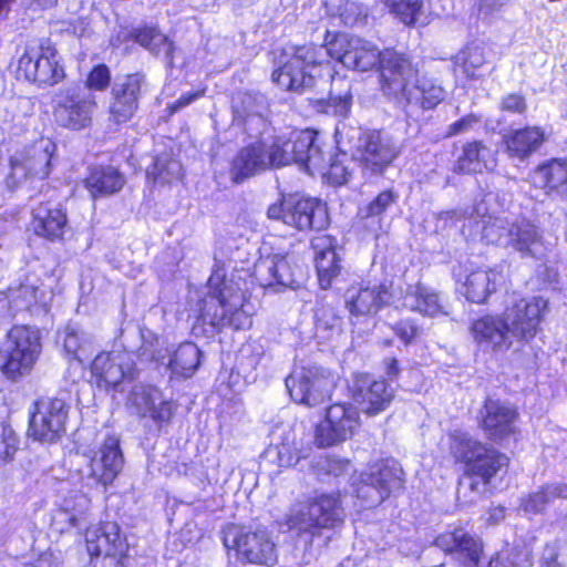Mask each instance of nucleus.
<instances>
[{
  "mask_svg": "<svg viewBox=\"0 0 567 567\" xmlns=\"http://www.w3.org/2000/svg\"><path fill=\"white\" fill-rule=\"evenodd\" d=\"M286 60L276 69L271 79L285 91L302 93L315 85L316 78L327 55L346 68L365 72L381 66L383 52L372 42L348 34H338L323 47L305 44L286 52Z\"/></svg>",
  "mask_w": 567,
  "mask_h": 567,
  "instance_id": "1",
  "label": "nucleus"
},
{
  "mask_svg": "<svg viewBox=\"0 0 567 567\" xmlns=\"http://www.w3.org/2000/svg\"><path fill=\"white\" fill-rule=\"evenodd\" d=\"M547 310L548 301L540 296L512 293L501 315H488L475 320L471 333L482 347L507 351L514 341L529 342L536 337Z\"/></svg>",
  "mask_w": 567,
  "mask_h": 567,
  "instance_id": "2",
  "label": "nucleus"
},
{
  "mask_svg": "<svg viewBox=\"0 0 567 567\" xmlns=\"http://www.w3.org/2000/svg\"><path fill=\"white\" fill-rule=\"evenodd\" d=\"M385 305L430 317L444 312L437 293L420 282L390 288L384 284L361 286L349 289L346 295V308L351 316L374 315Z\"/></svg>",
  "mask_w": 567,
  "mask_h": 567,
  "instance_id": "3",
  "label": "nucleus"
},
{
  "mask_svg": "<svg viewBox=\"0 0 567 567\" xmlns=\"http://www.w3.org/2000/svg\"><path fill=\"white\" fill-rule=\"evenodd\" d=\"M209 296L204 299L198 320L219 331L225 327L245 329L250 319L243 310V293L225 281V275L216 270L208 279Z\"/></svg>",
  "mask_w": 567,
  "mask_h": 567,
  "instance_id": "4",
  "label": "nucleus"
},
{
  "mask_svg": "<svg viewBox=\"0 0 567 567\" xmlns=\"http://www.w3.org/2000/svg\"><path fill=\"white\" fill-rule=\"evenodd\" d=\"M344 509L339 494H321L307 502L293 504L285 516V525L299 535L310 538L322 529L339 527L344 520Z\"/></svg>",
  "mask_w": 567,
  "mask_h": 567,
  "instance_id": "5",
  "label": "nucleus"
},
{
  "mask_svg": "<svg viewBox=\"0 0 567 567\" xmlns=\"http://www.w3.org/2000/svg\"><path fill=\"white\" fill-rule=\"evenodd\" d=\"M450 447L454 457L465 464L466 472L484 482H489L502 468L507 467L509 462L505 454L464 433L452 434Z\"/></svg>",
  "mask_w": 567,
  "mask_h": 567,
  "instance_id": "6",
  "label": "nucleus"
},
{
  "mask_svg": "<svg viewBox=\"0 0 567 567\" xmlns=\"http://www.w3.org/2000/svg\"><path fill=\"white\" fill-rule=\"evenodd\" d=\"M2 373L10 380L29 374L41 353L40 332L27 326H14L3 350Z\"/></svg>",
  "mask_w": 567,
  "mask_h": 567,
  "instance_id": "7",
  "label": "nucleus"
},
{
  "mask_svg": "<svg viewBox=\"0 0 567 567\" xmlns=\"http://www.w3.org/2000/svg\"><path fill=\"white\" fill-rule=\"evenodd\" d=\"M267 215L299 230H320L329 223L327 207L321 200L298 195L284 197L279 204L271 205Z\"/></svg>",
  "mask_w": 567,
  "mask_h": 567,
  "instance_id": "8",
  "label": "nucleus"
},
{
  "mask_svg": "<svg viewBox=\"0 0 567 567\" xmlns=\"http://www.w3.org/2000/svg\"><path fill=\"white\" fill-rule=\"evenodd\" d=\"M334 385L333 374L317 365L296 367L286 378L291 399L307 406L321 404L331 395Z\"/></svg>",
  "mask_w": 567,
  "mask_h": 567,
  "instance_id": "9",
  "label": "nucleus"
},
{
  "mask_svg": "<svg viewBox=\"0 0 567 567\" xmlns=\"http://www.w3.org/2000/svg\"><path fill=\"white\" fill-rule=\"evenodd\" d=\"M401 148L396 140L383 131H364L358 137L353 157L359 162L363 175H381L398 157Z\"/></svg>",
  "mask_w": 567,
  "mask_h": 567,
  "instance_id": "10",
  "label": "nucleus"
},
{
  "mask_svg": "<svg viewBox=\"0 0 567 567\" xmlns=\"http://www.w3.org/2000/svg\"><path fill=\"white\" fill-rule=\"evenodd\" d=\"M224 545L236 549L247 561L257 565L271 566L277 563L276 544L266 529L246 530L236 525H229L224 530Z\"/></svg>",
  "mask_w": 567,
  "mask_h": 567,
  "instance_id": "11",
  "label": "nucleus"
},
{
  "mask_svg": "<svg viewBox=\"0 0 567 567\" xmlns=\"http://www.w3.org/2000/svg\"><path fill=\"white\" fill-rule=\"evenodd\" d=\"M124 458L120 449L118 439L109 436L92 453L89 466L82 472V484L89 488L102 487L103 491L111 485L123 468Z\"/></svg>",
  "mask_w": 567,
  "mask_h": 567,
  "instance_id": "12",
  "label": "nucleus"
},
{
  "mask_svg": "<svg viewBox=\"0 0 567 567\" xmlns=\"http://www.w3.org/2000/svg\"><path fill=\"white\" fill-rule=\"evenodd\" d=\"M417 76V70L404 54L385 50L380 66V83L384 95L403 107Z\"/></svg>",
  "mask_w": 567,
  "mask_h": 567,
  "instance_id": "13",
  "label": "nucleus"
},
{
  "mask_svg": "<svg viewBox=\"0 0 567 567\" xmlns=\"http://www.w3.org/2000/svg\"><path fill=\"white\" fill-rule=\"evenodd\" d=\"M360 424L357 408L337 403L328 408L326 419L315 432V441L319 447H329L351 437Z\"/></svg>",
  "mask_w": 567,
  "mask_h": 567,
  "instance_id": "14",
  "label": "nucleus"
},
{
  "mask_svg": "<svg viewBox=\"0 0 567 567\" xmlns=\"http://www.w3.org/2000/svg\"><path fill=\"white\" fill-rule=\"evenodd\" d=\"M18 73L39 84H55L64 78L58 51L51 45L27 50L19 59Z\"/></svg>",
  "mask_w": 567,
  "mask_h": 567,
  "instance_id": "15",
  "label": "nucleus"
},
{
  "mask_svg": "<svg viewBox=\"0 0 567 567\" xmlns=\"http://www.w3.org/2000/svg\"><path fill=\"white\" fill-rule=\"evenodd\" d=\"M134 363L125 351L101 352L91 364V380L100 389H117L124 381L132 380Z\"/></svg>",
  "mask_w": 567,
  "mask_h": 567,
  "instance_id": "16",
  "label": "nucleus"
},
{
  "mask_svg": "<svg viewBox=\"0 0 567 567\" xmlns=\"http://www.w3.org/2000/svg\"><path fill=\"white\" fill-rule=\"evenodd\" d=\"M65 403L61 399L47 398L34 403L29 432L38 441L54 442L64 431Z\"/></svg>",
  "mask_w": 567,
  "mask_h": 567,
  "instance_id": "17",
  "label": "nucleus"
},
{
  "mask_svg": "<svg viewBox=\"0 0 567 567\" xmlns=\"http://www.w3.org/2000/svg\"><path fill=\"white\" fill-rule=\"evenodd\" d=\"M95 110V95L68 91L55 106L54 116L61 126L79 131L91 125Z\"/></svg>",
  "mask_w": 567,
  "mask_h": 567,
  "instance_id": "18",
  "label": "nucleus"
},
{
  "mask_svg": "<svg viewBox=\"0 0 567 567\" xmlns=\"http://www.w3.org/2000/svg\"><path fill=\"white\" fill-rule=\"evenodd\" d=\"M55 145L49 138H40L11 161L12 176L16 178H45L50 173L51 157Z\"/></svg>",
  "mask_w": 567,
  "mask_h": 567,
  "instance_id": "19",
  "label": "nucleus"
},
{
  "mask_svg": "<svg viewBox=\"0 0 567 567\" xmlns=\"http://www.w3.org/2000/svg\"><path fill=\"white\" fill-rule=\"evenodd\" d=\"M393 399L394 389L385 380L361 377L355 382L353 401L368 416H375L385 411Z\"/></svg>",
  "mask_w": 567,
  "mask_h": 567,
  "instance_id": "20",
  "label": "nucleus"
},
{
  "mask_svg": "<svg viewBox=\"0 0 567 567\" xmlns=\"http://www.w3.org/2000/svg\"><path fill=\"white\" fill-rule=\"evenodd\" d=\"M143 78L140 74L126 75L112 89V102L109 106L110 121L115 124L128 122L138 109Z\"/></svg>",
  "mask_w": 567,
  "mask_h": 567,
  "instance_id": "21",
  "label": "nucleus"
},
{
  "mask_svg": "<svg viewBox=\"0 0 567 567\" xmlns=\"http://www.w3.org/2000/svg\"><path fill=\"white\" fill-rule=\"evenodd\" d=\"M274 157L268 150V140L261 138L243 147L234 157L230 167V178L235 183L251 177L260 172L274 168Z\"/></svg>",
  "mask_w": 567,
  "mask_h": 567,
  "instance_id": "22",
  "label": "nucleus"
},
{
  "mask_svg": "<svg viewBox=\"0 0 567 567\" xmlns=\"http://www.w3.org/2000/svg\"><path fill=\"white\" fill-rule=\"evenodd\" d=\"M297 266L288 255L274 254L258 259L254 277L261 287H289L296 284Z\"/></svg>",
  "mask_w": 567,
  "mask_h": 567,
  "instance_id": "23",
  "label": "nucleus"
},
{
  "mask_svg": "<svg viewBox=\"0 0 567 567\" xmlns=\"http://www.w3.org/2000/svg\"><path fill=\"white\" fill-rule=\"evenodd\" d=\"M128 401L142 417L148 416L156 423L167 422L173 415L172 403L151 385H136Z\"/></svg>",
  "mask_w": 567,
  "mask_h": 567,
  "instance_id": "24",
  "label": "nucleus"
},
{
  "mask_svg": "<svg viewBox=\"0 0 567 567\" xmlns=\"http://www.w3.org/2000/svg\"><path fill=\"white\" fill-rule=\"evenodd\" d=\"M483 417V430L488 439L501 442L515 432L517 412L511 405L496 400H487Z\"/></svg>",
  "mask_w": 567,
  "mask_h": 567,
  "instance_id": "25",
  "label": "nucleus"
},
{
  "mask_svg": "<svg viewBox=\"0 0 567 567\" xmlns=\"http://www.w3.org/2000/svg\"><path fill=\"white\" fill-rule=\"evenodd\" d=\"M85 543L91 557L110 553H126L128 548L126 540L121 536L118 525L114 522L90 526L85 534Z\"/></svg>",
  "mask_w": 567,
  "mask_h": 567,
  "instance_id": "26",
  "label": "nucleus"
},
{
  "mask_svg": "<svg viewBox=\"0 0 567 567\" xmlns=\"http://www.w3.org/2000/svg\"><path fill=\"white\" fill-rule=\"evenodd\" d=\"M435 545L446 553H457L468 567H478L482 557V544L463 528H454L439 535Z\"/></svg>",
  "mask_w": 567,
  "mask_h": 567,
  "instance_id": "27",
  "label": "nucleus"
},
{
  "mask_svg": "<svg viewBox=\"0 0 567 567\" xmlns=\"http://www.w3.org/2000/svg\"><path fill=\"white\" fill-rule=\"evenodd\" d=\"M445 97L446 90L436 79L429 75H417L403 107L408 114L413 109L429 111L435 109Z\"/></svg>",
  "mask_w": 567,
  "mask_h": 567,
  "instance_id": "28",
  "label": "nucleus"
},
{
  "mask_svg": "<svg viewBox=\"0 0 567 567\" xmlns=\"http://www.w3.org/2000/svg\"><path fill=\"white\" fill-rule=\"evenodd\" d=\"M497 152L482 142H470L463 146L455 171L465 174L492 172L497 165Z\"/></svg>",
  "mask_w": 567,
  "mask_h": 567,
  "instance_id": "29",
  "label": "nucleus"
},
{
  "mask_svg": "<svg viewBox=\"0 0 567 567\" xmlns=\"http://www.w3.org/2000/svg\"><path fill=\"white\" fill-rule=\"evenodd\" d=\"M291 152L296 161L306 167V169L313 174L324 168V156L320 147L316 144V134L312 131L293 132L289 136Z\"/></svg>",
  "mask_w": 567,
  "mask_h": 567,
  "instance_id": "30",
  "label": "nucleus"
},
{
  "mask_svg": "<svg viewBox=\"0 0 567 567\" xmlns=\"http://www.w3.org/2000/svg\"><path fill=\"white\" fill-rule=\"evenodd\" d=\"M34 234L49 240L62 238L68 225L66 214L56 205L42 203L33 209Z\"/></svg>",
  "mask_w": 567,
  "mask_h": 567,
  "instance_id": "31",
  "label": "nucleus"
},
{
  "mask_svg": "<svg viewBox=\"0 0 567 567\" xmlns=\"http://www.w3.org/2000/svg\"><path fill=\"white\" fill-rule=\"evenodd\" d=\"M311 245L316 251L315 261L320 286L327 289L341 270L333 241L326 235H319L312 238Z\"/></svg>",
  "mask_w": 567,
  "mask_h": 567,
  "instance_id": "32",
  "label": "nucleus"
},
{
  "mask_svg": "<svg viewBox=\"0 0 567 567\" xmlns=\"http://www.w3.org/2000/svg\"><path fill=\"white\" fill-rule=\"evenodd\" d=\"M508 244L523 256L540 257L546 248L537 227L527 220L513 224L507 234Z\"/></svg>",
  "mask_w": 567,
  "mask_h": 567,
  "instance_id": "33",
  "label": "nucleus"
},
{
  "mask_svg": "<svg viewBox=\"0 0 567 567\" xmlns=\"http://www.w3.org/2000/svg\"><path fill=\"white\" fill-rule=\"evenodd\" d=\"M501 274L493 268L472 270L463 284L464 295L474 303H483L496 290Z\"/></svg>",
  "mask_w": 567,
  "mask_h": 567,
  "instance_id": "34",
  "label": "nucleus"
},
{
  "mask_svg": "<svg viewBox=\"0 0 567 567\" xmlns=\"http://www.w3.org/2000/svg\"><path fill=\"white\" fill-rule=\"evenodd\" d=\"M124 185V176L112 166L94 167L85 178V187L94 199L118 193Z\"/></svg>",
  "mask_w": 567,
  "mask_h": 567,
  "instance_id": "35",
  "label": "nucleus"
},
{
  "mask_svg": "<svg viewBox=\"0 0 567 567\" xmlns=\"http://www.w3.org/2000/svg\"><path fill=\"white\" fill-rule=\"evenodd\" d=\"M544 141V132L539 127L517 130L506 136V151L511 157L524 159L535 152Z\"/></svg>",
  "mask_w": 567,
  "mask_h": 567,
  "instance_id": "36",
  "label": "nucleus"
},
{
  "mask_svg": "<svg viewBox=\"0 0 567 567\" xmlns=\"http://www.w3.org/2000/svg\"><path fill=\"white\" fill-rule=\"evenodd\" d=\"M368 480H372L380 491H384L386 498L394 492L400 491L404 484V473L401 465L394 460H386L375 465L370 473H367Z\"/></svg>",
  "mask_w": 567,
  "mask_h": 567,
  "instance_id": "37",
  "label": "nucleus"
},
{
  "mask_svg": "<svg viewBox=\"0 0 567 567\" xmlns=\"http://www.w3.org/2000/svg\"><path fill=\"white\" fill-rule=\"evenodd\" d=\"M534 181L542 185L548 194L556 192L567 195V161L553 159L539 166Z\"/></svg>",
  "mask_w": 567,
  "mask_h": 567,
  "instance_id": "38",
  "label": "nucleus"
},
{
  "mask_svg": "<svg viewBox=\"0 0 567 567\" xmlns=\"http://www.w3.org/2000/svg\"><path fill=\"white\" fill-rule=\"evenodd\" d=\"M486 50L481 42H471L466 44L454 56L456 66L462 68L464 74L470 79L480 78V70L486 64Z\"/></svg>",
  "mask_w": 567,
  "mask_h": 567,
  "instance_id": "39",
  "label": "nucleus"
},
{
  "mask_svg": "<svg viewBox=\"0 0 567 567\" xmlns=\"http://www.w3.org/2000/svg\"><path fill=\"white\" fill-rule=\"evenodd\" d=\"M200 351L193 342L182 343L168 361L172 372L184 378L192 377L199 367Z\"/></svg>",
  "mask_w": 567,
  "mask_h": 567,
  "instance_id": "40",
  "label": "nucleus"
},
{
  "mask_svg": "<svg viewBox=\"0 0 567 567\" xmlns=\"http://www.w3.org/2000/svg\"><path fill=\"white\" fill-rule=\"evenodd\" d=\"M136 42L156 55H164L168 64H173L174 45L168 38L153 28L137 30L134 34Z\"/></svg>",
  "mask_w": 567,
  "mask_h": 567,
  "instance_id": "41",
  "label": "nucleus"
},
{
  "mask_svg": "<svg viewBox=\"0 0 567 567\" xmlns=\"http://www.w3.org/2000/svg\"><path fill=\"white\" fill-rule=\"evenodd\" d=\"M557 485L558 484H547L542 486L538 491L523 497L519 509L525 514L542 513L555 498H561L560 495L556 493Z\"/></svg>",
  "mask_w": 567,
  "mask_h": 567,
  "instance_id": "42",
  "label": "nucleus"
},
{
  "mask_svg": "<svg viewBox=\"0 0 567 567\" xmlns=\"http://www.w3.org/2000/svg\"><path fill=\"white\" fill-rule=\"evenodd\" d=\"M147 176L154 183H172L182 176V165L178 161L168 157H158L152 168L147 171Z\"/></svg>",
  "mask_w": 567,
  "mask_h": 567,
  "instance_id": "43",
  "label": "nucleus"
},
{
  "mask_svg": "<svg viewBox=\"0 0 567 567\" xmlns=\"http://www.w3.org/2000/svg\"><path fill=\"white\" fill-rule=\"evenodd\" d=\"M404 24H414L422 13L423 0H381Z\"/></svg>",
  "mask_w": 567,
  "mask_h": 567,
  "instance_id": "44",
  "label": "nucleus"
},
{
  "mask_svg": "<svg viewBox=\"0 0 567 567\" xmlns=\"http://www.w3.org/2000/svg\"><path fill=\"white\" fill-rule=\"evenodd\" d=\"M341 331V319L330 308H322L317 313L316 337L327 341Z\"/></svg>",
  "mask_w": 567,
  "mask_h": 567,
  "instance_id": "45",
  "label": "nucleus"
},
{
  "mask_svg": "<svg viewBox=\"0 0 567 567\" xmlns=\"http://www.w3.org/2000/svg\"><path fill=\"white\" fill-rule=\"evenodd\" d=\"M63 350L72 359L80 360L81 352L84 351L89 339L75 327L68 326L60 333Z\"/></svg>",
  "mask_w": 567,
  "mask_h": 567,
  "instance_id": "46",
  "label": "nucleus"
},
{
  "mask_svg": "<svg viewBox=\"0 0 567 567\" xmlns=\"http://www.w3.org/2000/svg\"><path fill=\"white\" fill-rule=\"evenodd\" d=\"M318 476L340 477L352 472V464L344 457L336 455H326L316 463Z\"/></svg>",
  "mask_w": 567,
  "mask_h": 567,
  "instance_id": "47",
  "label": "nucleus"
},
{
  "mask_svg": "<svg viewBox=\"0 0 567 567\" xmlns=\"http://www.w3.org/2000/svg\"><path fill=\"white\" fill-rule=\"evenodd\" d=\"M482 236L488 244H496L507 246L508 244V227L507 221L501 217H488L483 220Z\"/></svg>",
  "mask_w": 567,
  "mask_h": 567,
  "instance_id": "48",
  "label": "nucleus"
},
{
  "mask_svg": "<svg viewBox=\"0 0 567 567\" xmlns=\"http://www.w3.org/2000/svg\"><path fill=\"white\" fill-rule=\"evenodd\" d=\"M288 144H290V138L284 135L275 136L268 141L269 154L274 157L271 159L274 167H282L295 163L296 157Z\"/></svg>",
  "mask_w": 567,
  "mask_h": 567,
  "instance_id": "49",
  "label": "nucleus"
},
{
  "mask_svg": "<svg viewBox=\"0 0 567 567\" xmlns=\"http://www.w3.org/2000/svg\"><path fill=\"white\" fill-rule=\"evenodd\" d=\"M355 493L365 507L379 505L386 498L384 491H380V487L372 480H368L367 473L360 475V483L355 488Z\"/></svg>",
  "mask_w": 567,
  "mask_h": 567,
  "instance_id": "50",
  "label": "nucleus"
},
{
  "mask_svg": "<svg viewBox=\"0 0 567 567\" xmlns=\"http://www.w3.org/2000/svg\"><path fill=\"white\" fill-rule=\"evenodd\" d=\"M465 474L464 480L460 483L458 495L468 498L467 501L472 503L486 492L489 482H484V480L476 475H471L466 471Z\"/></svg>",
  "mask_w": 567,
  "mask_h": 567,
  "instance_id": "51",
  "label": "nucleus"
},
{
  "mask_svg": "<svg viewBox=\"0 0 567 567\" xmlns=\"http://www.w3.org/2000/svg\"><path fill=\"white\" fill-rule=\"evenodd\" d=\"M19 449L16 432L9 425L0 423V461L9 462Z\"/></svg>",
  "mask_w": 567,
  "mask_h": 567,
  "instance_id": "52",
  "label": "nucleus"
},
{
  "mask_svg": "<svg viewBox=\"0 0 567 567\" xmlns=\"http://www.w3.org/2000/svg\"><path fill=\"white\" fill-rule=\"evenodd\" d=\"M352 105V96L349 90L340 95H331L326 103L324 112L334 116L346 117Z\"/></svg>",
  "mask_w": 567,
  "mask_h": 567,
  "instance_id": "53",
  "label": "nucleus"
},
{
  "mask_svg": "<svg viewBox=\"0 0 567 567\" xmlns=\"http://www.w3.org/2000/svg\"><path fill=\"white\" fill-rule=\"evenodd\" d=\"M111 74L106 65L95 66L87 75L85 86L89 90L104 91L110 85Z\"/></svg>",
  "mask_w": 567,
  "mask_h": 567,
  "instance_id": "54",
  "label": "nucleus"
},
{
  "mask_svg": "<svg viewBox=\"0 0 567 567\" xmlns=\"http://www.w3.org/2000/svg\"><path fill=\"white\" fill-rule=\"evenodd\" d=\"M90 504V499L84 494L76 495V503L73 505L70 501L64 502V508L71 512L70 524L71 526H79L81 516L86 512Z\"/></svg>",
  "mask_w": 567,
  "mask_h": 567,
  "instance_id": "55",
  "label": "nucleus"
},
{
  "mask_svg": "<svg viewBox=\"0 0 567 567\" xmlns=\"http://www.w3.org/2000/svg\"><path fill=\"white\" fill-rule=\"evenodd\" d=\"M126 553H110L91 557L92 567H124Z\"/></svg>",
  "mask_w": 567,
  "mask_h": 567,
  "instance_id": "56",
  "label": "nucleus"
},
{
  "mask_svg": "<svg viewBox=\"0 0 567 567\" xmlns=\"http://www.w3.org/2000/svg\"><path fill=\"white\" fill-rule=\"evenodd\" d=\"M394 195L391 190L380 193L367 208L365 216H379L393 203Z\"/></svg>",
  "mask_w": 567,
  "mask_h": 567,
  "instance_id": "57",
  "label": "nucleus"
},
{
  "mask_svg": "<svg viewBox=\"0 0 567 567\" xmlns=\"http://www.w3.org/2000/svg\"><path fill=\"white\" fill-rule=\"evenodd\" d=\"M392 329L405 344L411 343L419 334V328L411 320H402Z\"/></svg>",
  "mask_w": 567,
  "mask_h": 567,
  "instance_id": "58",
  "label": "nucleus"
},
{
  "mask_svg": "<svg viewBox=\"0 0 567 567\" xmlns=\"http://www.w3.org/2000/svg\"><path fill=\"white\" fill-rule=\"evenodd\" d=\"M527 105L525 97L520 94L511 93L502 99L501 109L503 111L522 114L525 112Z\"/></svg>",
  "mask_w": 567,
  "mask_h": 567,
  "instance_id": "59",
  "label": "nucleus"
},
{
  "mask_svg": "<svg viewBox=\"0 0 567 567\" xmlns=\"http://www.w3.org/2000/svg\"><path fill=\"white\" fill-rule=\"evenodd\" d=\"M476 123H478V118L473 114H468V115L460 118L458 121L452 123L449 126L447 135L453 136V135L468 132Z\"/></svg>",
  "mask_w": 567,
  "mask_h": 567,
  "instance_id": "60",
  "label": "nucleus"
},
{
  "mask_svg": "<svg viewBox=\"0 0 567 567\" xmlns=\"http://www.w3.org/2000/svg\"><path fill=\"white\" fill-rule=\"evenodd\" d=\"M508 0H476L478 13L488 17L499 11Z\"/></svg>",
  "mask_w": 567,
  "mask_h": 567,
  "instance_id": "61",
  "label": "nucleus"
},
{
  "mask_svg": "<svg viewBox=\"0 0 567 567\" xmlns=\"http://www.w3.org/2000/svg\"><path fill=\"white\" fill-rule=\"evenodd\" d=\"M362 10L355 3H349L341 12V18L347 25H354L361 21Z\"/></svg>",
  "mask_w": 567,
  "mask_h": 567,
  "instance_id": "62",
  "label": "nucleus"
},
{
  "mask_svg": "<svg viewBox=\"0 0 567 567\" xmlns=\"http://www.w3.org/2000/svg\"><path fill=\"white\" fill-rule=\"evenodd\" d=\"M204 95V91H196V92H188L183 94L177 101H175L173 104L168 106L171 113H175L179 111L181 109L189 105L192 102H194L199 96Z\"/></svg>",
  "mask_w": 567,
  "mask_h": 567,
  "instance_id": "63",
  "label": "nucleus"
},
{
  "mask_svg": "<svg viewBox=\"0 0 567 567\" xmlns=\"http://www.w3.org/2000/svg\"><path fill=\"white\" fill-rule=\"evenodd\" d=\"M35 292L37 289L33 286L28 285H23L18 289V296L23 297L28 306L33 301H37Z\"/></svg>",
  "mask_w": 567,
  "mask_h": 567,
  "instance_id": "64",
  "label": "nucleus"
}]
</instances>
